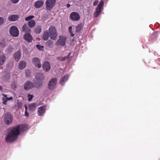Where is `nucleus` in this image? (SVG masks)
Wrapping results in <instances>:
<instances>
[{
    "mask_svg": "<svg viewBox=\"0 0 160 160\" xmlns=\"http://www.w3.org/2000/svg\"><path fill=\"white\" fill-rule=\"evenodd\" d=\"M34 87V84L30 81H27L25 83L24 88L25 90H28Z\"/></svg>",
    "mask_w": 160,
    "mask_h": 160,
    "instance_id": "nucleus-12",
    "label": "nucleus"
},
{
    "mask_svg": "<svg viewBox=\"0 0 160 160\" xmlns=\"http://www.w3.org/2000/svg\"><path fill=\"white\" fill-rule=\"evenodd\" d=\"M22 31L26 33H30L31 29L28 27L26 24H25L23 26L22 29Z\"/></svg>",
    "mask_w": 160,
    "mask_h": 160,
    "instance_id": "nucleus-19",
    "label": "nucleus"
},
{
    "mask_svg": "<svg viewBox=\"0 0 160 160\" xmlns=\"http://www.w3.org/2000/svg\"><path fill=\"white\" fill-rule=\"evenodd\" d=\"M2 86H0V90H1L2 89Z\"/></svg>",
    "mask_w": 160,
    "mask_h": 160,
    "instance_id": "nucleus-48",
    "label": "nucleus"
},
{
    "mask_svg": "<svg viewBox=\"0 0 160 160\" xmlns=\"http://www.w3.org/2000/svg\"><path fill=\"white\" fill-rule=\"evenodd\" d=\"M158 36V33L157 32H154L151 35V38L152 39H155Z\"/></svg>",
    "mask_w": 160,
    "mask_h": 160,
    "instance_id": "nucleus-30",
    "label": "nucleus"
},
{
    "mask_svg": "<svg viewBox=\"0 0 160 160\" xmlns=\"http://www.w3.org/2000/svg\"><path fill=\"white\" fill-rule=\"evenodd\" d=\"M42 68L43 70L45 72H49L51 69V65L48 61L45 62L43 64Z\"/></svg>",
    "mask_w": 160,
    "mask_h": 160,
    "instance_id": "nucleus-11",
    "label": "nucleus"
},
{
    "mask_svg": "<svg viewBox=\"0 0 160 160\" xmlns=\"http://www.w3.org/2000/svg\"><path fill=\"white\" fill-rule=\"evenodd\" d=\"M19 18V16L18 15H10L8 18L9 21L14 22L18 20Z\"/></svg>",
    "mask_w": 160,
    "mask_h": 160,
    "instance_id": "nucleus-17",
    "label": "nucleus"
},
{
    "mask_svg": "<svg viewBox=\"0 0 160 160\" xmlns=\"http://www.w3.org/2000/svg\"><path fill=\"white\" fill-rule=\"evenodd\" d=\"M32 64L36 67L40 68L41 66L40 61L38 58L35 57L32 58Z\"/></svg>",
    "mask_w": 160,
    "mask_h": 160,
    "instance_id": "nucleus-9",
    "label": "nucleus"
},
{
    "mask_svg": "<svg viewBox=\"0 0 160 160\" xmlns=\"http://www.w3.org/2000/svg\"><path fill=\"white\" fill-rule=\"evenodd\" d=\"M5 100V98H2V101H4Z\"/></svg>",
    "mask_w": 160,
    "mask_h": 160,
    "instance_id": "nucleus-47",
    "label": "nucleus"
},
{
    "mask_svg": "<svg viewBox=\"0 0 160 160\" xmlns=\"http://www.w3.org/2000/svg\"><path fill=\"white\" fill-rule=\"evenodd\" d=\"M25 116L26 117H28V113L27 112V111H25Z\"/></svg>",
    "mask_w": 160,
    "mask_h": 160,
    "instance_id": "nucleus-43",
    "label": "nucleus"
},
{
    "mask_svg": "<svg viewBox=\"0 0 160 160\" xmlns=\"http://www.w3.org/2000/svg\"><path fill=\"white\" fill-rule=\"evenodd\" d=\"M68 75H65L63 77L61 78L60 80V83L62 85H63L68 78Z\"/></svg>",
    "mask_w": 160,
    "mask_h": 160,
    "instance_id": "nucleus-18",
    "label": "nucleus"
},
{
    "mask_svg": "<svg viewBox=\"0 0 160 160\" xmlns=\"http://www.w3.org/2000/svg\"><path fill=\"white\" fill-rule=\"evenodd\" d=\"M46 45L50 48H52L53 47V42L51 40H49L45 43Z\"/></svg>",
    "mask_w": 160,
    "mask_h": 160,
    "instance_id": "nucleus-27",
    "label": "nucleus"
},
{
    "mask_svg": "<svg viewBox=\"0 0 160 160\" xmlns=\"http://www.w3.org/2000/svg\"><path fill=\"white\" fill-rule=\"evenodd\" d=\"M56 0H47L46 2V7L47 10H51L54 6Z\"/></svg>",
    "mask_w": 160,
    "mask_h": 160,
    "instance_id": "nucleus-7",
    "label": "nucleus"
},
{
    "mask_svg": "<svg viewBox=\"0 0 160 160\" xmlns=\"http://www.w3.org/2000/svg\"><path fill=\"white\" fill-rule=\"evenodd\" d=\"M66 39L64 37L59 36V38L58 40V42L59 45L63 46L65 45Z\"/></svg>",
    "mask_w": 160,
    "mask_h": 160,
    "instance_id": "nucleus-15",
    "label": "nucleus"
},
{
    "mask_svg": "<svg viewBox=\"0 0 160 160\" xmlns=\"http://www.w3.org/2000/svg\"><path fill=\"white\" fill-rule=\"evenodd\" d=\"M44 3V2L42 0H38L34 2V6L36 8H40L43 6Z\"/></svg>",
    "mask_w": 160,
    "mask_h": 160,
    "instance_id": "nucleus-16",
    "label": "nucleus"
},
{
    "mask_svg": "<svg viewBox=\"0 0 160 160\" xmlns=\"http://www.w3.org/2000/svg\"><path fill=\"white\" fill-rule=\"evenodd\" d=\"M4 121L5 123L7 125L11 124L13 121V117L10 112H7L5 114L4 116Z\"/></svg>",
    "mask_w": 160,
    "mask_h": 160,
    "instance_id": "nucleus-5",
    "label": "nucleus"
},
{
    "mask_svg": "<svg viewBox=\"0 0 160 160\" xmlns=\"http://www.w3.org/2000/svg\"><path fill=\"white\" fill-rule=\"evenodd\" d=\"M26 124H21L13 128L8 134L6 141L8 142H13L17 139L20 131H24L26 129Z\"/></svg>",
    "mask_w": 160,
    "mask_h": 160,
    "instance_id": "nucleus-1",
    "label": "nucleus"
},
{
    "mask_svg": "<svg viewBox=\"0 0 160 160\" xmlns=\"http://www.w3.org/2000/svg\"><path fill=\"white\" fill-rule=\"evenodd\" d=\"M98 1H97V0L95 1L93 3V6H96L98 4Z\"/></svg>",
    "mask_w": 160,
    "mask_h": 160,
    "instance_id": "nucleus-42",
    "label": "nucleus"
},
{
    "mask_svg": "<svg viewBox=\"0 0 160 160\" xmlns=\"http://www.w3.org/2000/svg\"><path fill=\"white\" fill-rule=\"evenodd\" d=\"M37 48L39 50H41L43 48V47L39 44H37L36 45Z\"/></svg>",
    "mask_w": 160,
    "mask_h": 160,
    "instance_id": "nucleus-38",
    "label": "nucleus"
},
{
    "mask_svg": "<svg viewBox=\"0 0 160 160\" xmlns=\"http://www.w3.org/2000/svg\"><path fill=\"white\" fill-rule=\"evenodd\" d=\"M6 46V42L4 39L1 40L0 42V48H4Z\"/></svg>",
    "mask_w": 160,
    "mask_h": 160,
    "instance_id": "nucleus-28",
    "label": "nucleus"
},
{
    "mask_svg": "<svg viewBox=\"0 0 160 160\" xmlns=\"http://www.w3.org/2000/svg\"><path fill=\"white\" fill-rule=\"evenodd\" d=\"M104 5V2L102 0L100 1V2L98 5L93 15L95 18H97L101 14L102 10L103 9V6Z\"/></svg>",
    "mask_w": 160,
    "mask_h": 160,
    "instance_id": "nucleus-3",
    "label": "nucleus"
},
{
    "mask_svg": "<svg viewBox=\"0 0 160 160\" xmlns=\"http://www.w3.org/2000/svg\"><path fill=\"white\" fill-rule=\"evenodd\" d=\"M19 0H11L12 2L14 4L17 3Z\"/></svg>",
    "mask_w": 160,
    "mask_h": 160,
    "instance_id": "nucleus-41",
    "label": "nucleus"
},
{
    "mask_svg": "<svg viewBox=\"0 0 160 160\" xmlns=\"http://www.w3.org/2000/svg\"><path fill=\"white\" fill-rule=\"evenodd\" d=\"M71 54V53H69L65 57H58L57 58V59L58 60H60L62 61H64L66 60H67L69 58V57Z\"/></svg>",
    "mask_w": 160,
    "mask_h": 160,
    "instance_id": "nucleus-25",
    "label": "nucleus"
},
{
    "mask_svg": "<svg viewBox=\"0 0 160 160\" xmlns=\"http://www.w3.org/2000/svg\"><path fill=\"white\" fill-rule=\"evenodd\" d=\"M70 6V5L69 4H68L67 5V8H69Z\"/></svg>",
    "mask_w": 160,
    "mask_h": 160,
    "instance_id": "nucleus-45",
    "label": "nucleus"
},
{
    "mask_svg": "<svg viewBox=\"0 0 160 160\" xmlns=\"http://www.w3.org/2000/svg\"><path fill=\"white\" fill-rule=\"evenodd\" d=\"M57 82V79L56 78H52L49 81L48 84V88L49 89L52 90L54 89Z\"/></svg>",
    "mask_w": 160,
    "mask_h": 160,
    "instance_id": "nucleus-4",
    "label": "nucleus"
},
{
    "mask_svg": "<svg viewBox=\"0 0 160 160\" xmlns=\"http://www.w3.org/2000/svg\"><path fill=\"white\" fill-rule=\"evenodd\" d=\"M70 18L73 21H77L80 19V16L77 12H72L70 15Z\"/></svg>",
    "mask_w": 160,
    "mask_h": 160,
    "instance_id": "nucleus-8",
    "label": "nucleus"
},
{
    "mask_svg": "<svg viewBox=\"0 0 160 160\" xmlns=\"http://www.w3.org/2000/svg\"><path fill=\"white\" fill-rule=\"evenodd\" d=\"M26 76L27 78H29L31 76V72L29 70H28L25 72Z\"/></svg>",
    "mask_w": 160,
    "mask_h": 160,
    "instance_id": "nucleus-32",
    "label": "nucleus"
},
{
    "mask_svg": "<svg viewBox=\"0 0 160 160\" xmlns=\"http://www.w3.org/2000/svg\"><path fill=\"white\" fill-rule=\"evenodd\" d=\"M7 51H8L9 52H12L13 48L11 46H9L6 49Z\"/></svg>",
    "mask_w": 160,
    "mask_h": 160,
    "instance_id": "nucleus-34",
    "label": "nucleus"
},
{
    "mask_svg": "<svg viewBox=\"0 0 160 160\" xmlns=\"http://www.w3.org/2000/svg\"><path fill=\"white\" fill-rule=\"evenodd\" d=\"M17 106L19 108H21L23 106V104L21 102H18Z\"/></svg>",
    "mask_w": 160,
    "mask_h": 160,
    "instance_id": "nucleus-35",
    "label": "nucleus"
},
{
    "mask_svg": "<svg viewBox=\"0 0 160 160\" xmlns=\"http://www.w3.org/2000/svg\"><path fill=\"white\" fill-rule=\"evenodd\" d=\"M11 64H13V62H11Z\"/></svg>",
    "mask_w": 160,
    "mask_h": 160,
    "instance_id": "nucleus-49",
    "label": "nucleus"
},
{
    "mask_svg": "<svg viewBox=\"0 0 160 160\" xmlns=\"http://www.w3.org/2000/svg\"><path fill=\"white\" fill-rule=\"evenodd\" d=\"M26 63L25 61H21L18 64V68L20 69H23L26 67Z\"/></svg>",
    "mask_w": 160,
    "mask_h": 160,
    "instance_id": "nucleus-22",
    "label": "nucleus"
},
{
    "mask_svg": "<svg viewBox=\"0 0 160 160\" xmlns=\"http://www.w3.org/2000/svg\"><path fill=\"white\" fill-rule=\"evenodd\" d=\"M34 32L37 34H39L41 32L42 28L41 26H37L34 28Z\"/></svg>",
    "mask_w": 160,
    "mask_h": 160,
    "instance_id": "nucleus-26",
    "label": "nucleus"
},
{
    "mask_svg": "<svg viewBox=\"0 0 160 160\" xmlns=\"http://www.w3.org/2000/svg\"><path fill=\"white\" fill-rule=\"evenodd\" d=\"M37 107V105L36 103H33L30 104L29 106V109L30 110L33 111L35 110Z\"/></svg>",
    "mask_w": 160,
    "mask_h": 160,
    "instance_id": "nucleus-24",
    "label": "nucleus"
},
{
    "mask_svg": "<svg viewBox=\"0 0 160 160\" xmlns=\"http://www.w3.org/2000/svg\"><path fill=\"white\" fill-rule=\"evenodd\" d=\"M21 52L20 50H18L14 54V57L15 60L18 61L21 57Z\"/></svg>",
    "mask_w": 160,
    "mask_h": 160,
    "instance_id": "nucleus-20",
    "label": "nucleus"
},
{
    "mask_svg": "<svg viewBox=\"0 0 160 160\" xmlns=\"http://www.w3.org/2000/svg\"><path fill=\"white\" fill-rule=\"evenodd\" d=\"M28 100L29 101H31L33 98V95H32L30 94L28 95Z\"/></svg>",
    "mask_w": 160,
    "mask_h": 160,
    "instance_id": "nucleus-36",
    "label": "nucleus"
},
{
    "mask_svg": "<svg viewBox=\"0 0 160 160\" xmlns=\"http://www.w3.org/2000/svg\"><path fill=\"white\" fill-rule=\"evenodd\" d=\"M27 107L26 106V105H25V111H27Z\"/></svg>",
    "mask_w": 160,
    "mask_h": 160,
    "instance_id": "nucleus-46",
    "label": "nucleus"
},
{
    "mask_svg": "<svg viewBox=\"0 0 160 160\" xmlns=\"http://www.w3.org/2000/svg\"><path fill=\"white\" fill-rule=\"evenodd\" d=\"M40 76L41 77H42V75L41 74ZM37 80L35 82V87L37 88H40L42 85L43 82L42 80L43 78L41 77V78H38V77L37 78Z\"/></svg>",
    "mask_w": 160,
    "mask_h": 160,
    "instance_id": "nucleus-10",
    "label": "nucleus"
},
{
    "mask_svg": "<svg viewBox=\"0 0 160 160\" xmlns=\"http://www.w3.org/2000/svg\"><path fill=\"white\" fill-rule=\"evenodd\" d=\"M8 100H12L13 99V98L12 97H10V98H8Z\"/></svg>",
    "mask_w": 160,
    "mask_h": 160,
    "instance_id": "nucleus-44",
    "label": "nucleus"
},
{
    "mask_svg": "<svg viewBox=\"0 0 160 160\" xmlns=\"http://www.w3.org/2000/svg\"><path fill=\"white\" fill-rule=\"evenodd\" d=\"M82 28V25L81 23L79 24L76 27V32H79Z\"/></svg>",
    "mask_w": 160,
    "mask_h": 160,
    "instance_id": "nucleus-29",
    "label": "nucleus"
},
{
    "mask_svg": "<svg viewBox=\"0 0 160 160\" xmlns=\"http://www.w3.org/2000/svg\"><path fill=\"white\" fill-rule=\"evenodd\" d=\"M11 87L13 89L15 90L17 86L15 84H13L11 85Z\"/></svg>",
    "mask_w": 160,
    "mask_h": 160,
    "instance_id": "nucleus-40",
    "label": "nucleus"
},
{
    "mask_svg": "<svg viewBox=\"0 0 160 160\" xmlns=\"http://www.w3.org/2000/svg\"><path fill=\"white\" fill-rule=\"evenodd\" d=\"M4 21V18L2 17H0V25L2 24Z\"/></svg>",
    "mask_w": 160,
    "mask_h": 160,
    "instance_id": "nucleus-39",
    "label": "nucleus"
},
{
    "mask_svg": "<svg viewBox=\"0 0 160 160\" xmlns=\"http://www.w3.org/2000/svg\"><path fill=\"white\" fill-rule=\"evenodd\" d=\"M72 27L71 26H69L68 28V31H69V33H70L71 36L72 37H73L74 36V35L73 33V32H72Z\"/></svg>",
    "mask_w": 160,
    "mask_h": 160,
    "instance_id": "nucleus-31",
    "label": "nucleus"
},
{
    "mask_svg": "<svg viewBox=\"0 0 160 160\" xmlns=\"http://www.w3.org/2000/svg\"><path fill=\"white\" fill-rule=\"evenodd\" d=\"M58 34L56 28L54 26H51L48 30H45L42 36V39L44 40H47L49 37L53 40H56L57 39Z\"/></svg>",
    "mask_w": 160,
    "mask_h": 160,
    "instance_id": "nucleus-2",
    "label": "nucleus"
},
{
    "mask_svg": "<svg viewBox=\"0 0 160 160\" xmlns=\"http://www.w3.org/2000/svg\"><path fill=\"white\" fill-rule=\"evenodd\" d=\"M9 32L11 35L14 37H17L19 34V31L17 27L13 26L10 28Z\"/></svg>",
    "mask_w": 160,
    "mask_h": 160,
    "instance_id": "nucleus-6",
    "label": "nucleus"
},
{
    "mask_svg": "<svg viewBox=\"0 0 160 160\" xmlns=\"http://www.w3.org/2000/svg\"><path fill=\"white\" fill-rule=\"evenodd\" d=\"M24 39L28 42H32L33 38L30 33H26L23 35Z\"/></svg>",
    "mask_w": 160,
    "mask_h": 160,
    "instance_id": "nucleus-13",
    "label": "nucleus"
},
{
    "mask_svg": "<svg viewBox=\"0 0 160 160\" xmlns=\"http://www.w3.org/2000/svg\"><path fill=\"white\" fill-rule=\"evenodd\" d=\"M46 111V107L44 106L40 107L38 109V113L39 116H42L44 115Z\"/></svg>",
    "mask_w": 160,
    "mask_h": 160,
    "instance_id": "nucleus-14",
    "label": "nucleus"
},
{
    "mask_svg": "<svg viewBox=\"0 0 160 160\" xmlns=\"http://www.w3.org/2000/svg\"><path fill=\"white\" fill-rule=\"evenodd\" d=\"M34 17L33 15L29 16L26 18H25V20L26 21H28L29 20H31V19L33 18H34Z\"/></svg>",
    "mask_w": 160,
    "mask_h": 160,
    "instance_id": "nucleus-33",
    "label": "nucleus"
},
{
    "mask_svg": "<svg viewBox=\"0 0 160 160\" xmlns=\"http://www.w3.org/2000/svg\"><path fill=\"white\" fill-rule=\"evenodd\" d=\"M28 25L31 28L34 27L36 25V22L34 20H31L28 22Z\"/></svg>",
    "mask_w": 160,
    "mask_h": 160,
    "instance_id": "nucleus-23",
    "label": "nucleus"
},
{
    "mask_svg": "<svg viewBox=\"0 0 160 160\" xmlns=\"http://www.w3.org/2000/svg\"><path fill=\"white\" fill-rule=\"evenodd\" d=\"M3 96L5 97V100L4 101L2 102V103L3 104L6 105L7 104V102L8 100V98L7 97L6 95L3 94Z\"/></svg>",
    "mask_w": 160,
    "mask_h": 160,
    "instance_id": "nucleus-37",
    "label": "nucleus"
},
{
    "mask_svg": "<svg viewBox=\"0 0 160 160\" xmlns=\"http://www.w3.org/2000/svg\"><path fill=\"white\" fill-rule=\"evenodd\" d=\"M6 57L5 55H0V66L3 65L6 61Z\"/></svg>",
    "mask_w": 160,
    "mask_h": 160,
    "instance_id": "nucleus-21",
    "label": "nucleus"
}]
</instances>
